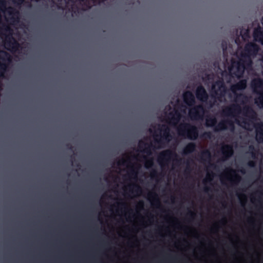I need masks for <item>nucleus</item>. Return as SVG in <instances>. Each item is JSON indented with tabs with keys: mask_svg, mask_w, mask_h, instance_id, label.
<instances>
[{
	"mask_svg": "<svg viewBox=\"0 0 263 263\" xmlns=\"http://www.w3.org/2000/svg\"><path fill=\"white\" fill-rule=\"evenodd\" d=\"M221 47L223 53L226 52L228 48V42L225 40H223L221 43Z\"/></svg>",
	"mask_w": 263,
	"mask_h": 263,
	"instance_id": "nucleus-28",
	"label": "nucleus"
},
{
	"mask_svg": "<svg viewBox=\"0 0 263 263\" xmlns=\"http://www.w3.org/2000/svg\"><path fill=\"white\" fill-rule=\"evenodd\" d=\"M245 34H246V35H248V30H246Z\"/></svg>",
	"mask_w": 263,
	"mask_h": 263,
	"instance_id": "nucleus-50",
	"label": "nucleus"
},
{
	"mask_svg": "<svg viewBox=\"0 0 263 263\" xmlns=\"http://www.w3.org/2000/svg\"><path fill=\"white\" fill-rule=\"evenodd\" d=\"M148 197L149 199L152 198L153 199L152 205H156L158 208L161 206L160 200L157 193L150 192L148 194Z\"/></svg>",
	"mask_w": 263,
	"mask_h": 263,
	"instance_id": "nucleus-19",
	"label": "nucleus"
},
{
	"mask_svg": "<svg viewBox=\"0 0 263 263\" xmlns=\"http://www.w3.org/2000/svg\"><path fill=\"white\" fill-rule=\"evenodd\" d=\"M160 175L161 174H159L157 170L155 169L153 170L151 173V178L153 179H155L156 180L158 179V178Z\"/></svg>",
	"mask_w": 263,
	"mask_h": 263,
	"instance_id": "nucleus-27",
	"label": "nucleus"
},
{
	"mask_svg": "<svg viewBox=\"0 0 263 263\" xmlns=\"http://www.w3.org/2000/svg\"><path fill=\"white\" fill-rule=\"evenodd\" d=\"M261 195H263V193L262 192H261L260 193Z\"/></svg>",
	"mask_w": 263,
	"mask_h": 263,
	"instance_id": "nucleus-53",
	"label": "nucleus"
},
{
	"mask_svg": "<svg viewBox=\"0 0 263 263\" xmlns=\"http://www.w3.org/2000/svg\"><path fill=\"white\" fill-rule=\"evenodd\" d=\"M1 53L3 55H0V59L2 60L3 62H0V76L4 77V74L7 71L8 68V63H10L11 62V57L10 54L6 51H2Z\"/></svg>",
	"mask_w": 263,
	"mask_h": 263,
	"instance_id": "nucleus-8",
	"label": "nucleus"
},
{
	"mask_svg": "<svg viewBox=\"0 0 263 263\" xmlns=\"http://www.w3.org/2000/svg\"><path fill=\"white\" fill-rule=\"evenodd\" d=\"M181 117V114L178 110H175L174 112H171L169 113L168 118L170 123L175 125L178 123Z\"/></svg>",
	"mask_w": 263,
	"mask_h": 263,
	"instance_id": "nucleus-16",
	"label": "nucleus"
},
{
	"mask_svg": "<svg viewBox=\"0 0 263 263\" xmlns=\"http://www.w3.org/2000/svg\"><path fill=\"white\" fill-rule=\"evenodd\" d=\"M5 30L6 31H11L10 28L9 26H6V28H5Z\"/></svg>",
	"mask_w": 263,
	"mask_h": 263,
	"instance_id": "nucleus-44",
	"label": "nucleus"
},
{
	"mask_svg": "<svg viewBox=\"0 0 263 263\" xmlns=\"http://www.w3.org/2000/svg\"><path fill=\"white\" fill-rule=\"evenodd\" d=\"M251 87L254 93L257 95L254 102L259 108H263V79L256 78L251 81Z\"/></svg>",
	"mask_w": 263,
	"mask_h": 263,
	"instance_id": "nucleus-3",
	"label": "nucleus"
},
{
	"mask_svg": "<svg viewBox=\"0 0 263 263\" xmlns=\"http://www.w3.org/2000/svg\"><path fill=\"white\" fill-rule=\"evenodd\" d=\"M187 215L189 216L191 218H193L195 216V213L191 210H189Z\"/></svg>",
	"mask_w": 263,
	"mask_h": 263,
	"instance_id": "nucleus-37",
	"label": "nucleus"
},
{
	"mask_svg": "<svg viewBox=\"0 0 263 263\" xmlns=\"http://www.w3.org/2000/svg\"><path fill=\"white\" fill-rule=\"evenodd\" d=\"M231 171L232 172L234 173L233 178V179L231 180V181L235 183L239 182L241 179V177L239 175L236 174L234 170H231Z\"/></svg>",
	"mask_w": 263,
	"mask_h": 263,
	"instance_id": "nucleus-26",
	"label": "nucleus"
},
{
	"mask_svg": "<svg viewBox=\"0 0 263 263\" xmlns=\"http://www.w3.org/2000/svg\"><path fill=\"white\" fill-rule=\"evenodd\" d=\"M177 131L179 136L191 140H196L199 136L197 127L189 123L181 124Z\"/></svg>",
	"mask_w": 263,
	"mask_h": 263,
	"instance_id": "nucleus-2",
	"label": "nucleus"
},
{
	"mask_svg": "<svg viewBox=\"0 0 263 263\" xmlns=\"http://www.w3.org/2000/svg\"><path fill=\"white\" fill-rule=\"evenodd\" d=\"M173 153L170 149H166L160 153L158 161L162 167L164 164H167L170 162Z\"/></svg>",
	"mask_w": 263,
	"mask_h": 263,
	"instance_id": "nucleus-12",
	"label": "nucleus"
},
{
	"mask_svg": "<svg viewBox=\"0 0 263 263\" xmlns=\"http://www.w3.org/2000/svg\"><path fill=\"white\" fill-rule=\"evenodd\" d=\"M243 110L244 115H246V116H248L250 115H255V111L250 107L246 106L243 108Z\"/></svg>",
	"mask_w": 263,
	"mask_h": 263,
	"instance_id": "nucleus-24",
	"label": "nucleus"
},
{
	"mask_svg": "<svg viewBox=\"0 0 263 263\" xmlns=\"http://www.w3.org/2000/svg\"><path fill=\"white\" fill-rule=\"evenodd\" d=\"M183 98L185 103L189 106H192L195 103V98L190 91H186L183 94Z\"/></svg>",
	"mask_w": 263,
	"mask_h": 263,
	"instance_id": "nucleus-13",
	"label": "nucleus"
},
{
	"mask_svg": "<svg viewBox=\"0 0 263 263\" xmlns=\"http://www.w3.org/2000/svg\"><path fill=\"white\" fill-rule=\"evenodd\" d=\"M259 49V46L253 42H249L245 45L243 51L241 54V57L244 58L245 61L241 59L240 61H242V63L240 62L237 63V69L238 71L240 69V67L242 66L241 74L243 73L245 68L244 63H246L248 65H251L252 63L251 58L255 57Z\"/></svg>",
	"mask_w": 263,
	"mask_h": 263,
	"instance_id": "nucleus-1",
	"label": "nucleus"
},
{
	"mask_svg": "<svg viewBox=\"0 0 263 263\" xmlns=\"http://www.w3.org/2000/svg\"><path fill=\"white\" fill-rule=\"evenodd\" d=\"M242 123H243L245 125H247V126L250 125L249 122L246 119H244L242 121Z\"/></svg>",
	"mask_w": 263,
	"mask_h": 263,
	"instance_id": "nucleus-38",
	"label": "nucleus"
},
{
	"mask_svg": "<svg viewBox=\"0 0 263 263\" xmlns=\"http://www.w3.org/2000/svg\"><path fill=\"white\" fill-rule=\"evenodd\" d=\"M217 123V120L215 117H211L206 119V126L208 127H214Z\"/></svg>",
	"mask_w": 263,
	"mask_h": 263,
	"instance_id": "nucleus-23",
	"label": "nucleus"
},
{
	"mask_svg": "<svg viewBox=\"0 0 263 263\" xmlns=\"http://www.w3.org/2000/svg\"><path fill=\"white\" fill-rule=\"evenodd\" d=\"M147 145V146H146L145 148L143 149V152L144 153H146L147 155H151V146L152 145L147 144L146 143H144V142L142 141H139V147L140 148H142L143 146H146Z\"/></svg>",
	"mask_w": 263,
	"mask_h": 263,
	"instance_id": "nucleus-22",
	"label": "nucleus"
},
{
	"mask_svg": "<svg viewBox=\"0 0 263 263\" xmlns=\"http://www.w3.org/2000/svg\"><path fill=\"white\" fill-rule=\"evenodd\" d=\"M3 9H6V2L5 0H0V10H3Z\"/></svg>",
	"mask_w": 263,
	"mask_h": 263,
	"instance_id": "nucleus-33",
	"label": "nucleus"
},
{
	"mask_svg": "<svg viewBox=\"0 0 263 263\" xmlns=\"http://www.w3.org/2000/svg\"><path fill=\"white\" fill-rule=\"evenodd\" d=\"M204 158H205L209 160L210 161L211 158V155L209 150H205L202 152L201 154V158L203 160H205Z\"/></svg>",
	"mask_w": 263,
	"mask_h": 263,
	"instance_id": "nucleus-25",
	"label": "nucleus"
},
{
	"mask_svg": "<svg viewBox=\"0 0 263 263\" xmlns=\"http://www.w3.org/2000/svg\"><path fill=\"white\" fill-rule=\"evenodd\" d=\"M240 172H241V173H242V174H245V170H244V169H241V170H240Z\"/></svg>",
	"mask_w": 263,
	"mask_h": 263,
	"instance_id": "nucleus-48",
	"label": "nucleus"
},
{
	"mask_svg": "<svg viewBox=\"0 0 263 263\" xmlns=\"http://www.w3.org/2000/svg\"><path fill=\"white\" fill-rule=\"evenodd\" d=\"M20 47L19 43L11 35L8 37V40H7L5 43L6 49L12 53L16 52Z\"/></svg>",
	"mask_w": 263,
	"mask_h": 263,
	"instance_id": "nucleus-10",
	"label": "nucleus"
},
{
	"mask_svg": "<svg viewBox=\"0 0 263 263\" xmlns=\"http://www.w3.org/2000/svg\"><path fill=\"white\" fill-rule=\"evenodd\" d=\"M66 147L69 150H71L72 151V149H73L72 146L71 145H70V144H67L66 145Z\"/></svg>",
	"mask_w": 263,
	"mask_h": 263,
	"instance_id": "nucleus-39",
	"label": "nucleus"
},
{
	"mask_svg": "<svg viewBox=\"0 0 263 263\" xmlns=\"http://www.w3.org/2000/svg\"><path fill=\"white\" fill-rule=\"evenodd\" d=\"M158 129L160 132H162L163 134L160 139L158 140L155 138V141L159 144H162L164 141L170 142L172 138V135L170 134V128L164 124H158Z\"/></svg>",
	"mask_w": 263,
	"mask_h": 263,
	"instance_id": "nucleus-7",
	"label": "nucleus"
},
{
	"mask_svg": "<svg viewBox=\"0 0 263 263\" xmlns=\"http://www.w3.org/2000/svg\"><path fill=\"white\" fill-rule=\"evenodd\" d=\"M249 151H251L252 157L253 158H256L255 153L254 152L255 148L253 145L249 146Z\"/></svg>",
	"mask_w": 263,
	"mask_h": 263,
	"instance_id": "nucleus-31",
	"label": "nucleus"
},
{
	"mask_svg": "<svg viewBox=\"0 0 263 263\" xmlns=\"http://www.w3.org/2000/svg\"><path fill=\"white\" fill-rule=\"evenodd\" d=\"M153 165H154V162L152 159L146 161L145 164V166L147 168H149V167H152Z\"/></svg>",
	"mask_w": 263,
	"mask_h": 263,
	"instance_id": "nucleus-29",
	"label": "nucleus"
},
{
	"mask_svg": "<svg viewBox=\"0 0 263 263\" xmlns=\"http://www.w3.org/2000/svg\"><path fill=\"white\" fill-rule=\"evenodd\" d=\"M138 205L140 206V208H143L144 205V202L143 201H139Z\"/></svg>",
	"mask_w": 263,
	"mask_h": 263,
	"instance_id": "nucleus-40",
	"label": "nucleus"
},
{
	"mask_svg": "<svg viewBox=\"0 0 263 263\" xmlns=\"http://www.w3.org/2000/svg\"><path fill=\"white\" fill-rule=\"evenodd\" d=\"M210 167H213V168H215V167H216V165H215V164H214V163H210Z\"/></svg>",
	"mask_w": 263,
	"mask_h": 263,
	"instance_id": "nucleus-43",
	"label": "nucleus"
},
{
	"mask_svg": "<svg viewBox=\"0 0 263 263\" xmlns=\"http://www.w3.org/2000/svg\"><path fill=\"white\" fill-rule=\"evenodd\" d=\"M7 10L8 14L12 16L11 20L14 21L15 20L14 17L17 16L19 14L18 11L12 7H8Z\"/></svg>",
	"mask_w": 263,
	"mask_h": 263,
	"instance_id": "nucleus-21",
	"label": "nucleus"
},
{
	"mask_svg": "<svg viewBox=\"0 0 263 263\" xmlns=\"http://www.w3.org/2000/svg\"><path fill=\"white\" fill-rule=\"evenodd\" d=\"M247 87V80L243 79L239 80L237 83L233 84L231 87V90L236 95V101H239L246 98V96L242 93L237 94V90H242L246 89Z\"/></svg>",
	"mask_w": 263,
	"mask_h": 263,
	"instance_id": "nucleus-6",
	"label": "nucleus"
},
{
	"mask_svg": "<svg viewBox=\"0 0 263 263\" xmlns=\"http://www.w3.org/2000/svg\"><path fill=\"white\" fill-rule=\"evenodd\" d=\"M149 132H150L151 133H152V130L151 129H149Z\"/></svg>",
	"mask_w": 263,
	"mask_h": 263,
	"instance_id": "nucleus-52",
	"label": "nucleus"
},
{
	"mask_svg": "<svg viewBox=\"0 0 263 263\" xmlns=\"http://www.w3.org/2000/svg\"><path fill=\"white\" fill-rule=\"evenodd\" d=\"M205 109L202 104L194 106L189 111V116L192 120L202 119Z\"/></svg>",
	"mask_w": 263,
	"mask_h": 263,
	"instance_id": "nucleus-5",
	"label": "nucleus"
},
{
	"mask_svg": "<svg viewBox=\"0 0 263 263\" xmlns=\"http://www.w3.org/2000/svg\"><path fill=\"white\" fill-rule=\"evenodd\" d=\"M228 127L231 131L233 132L235 129L234 123L231 120L227 119L219 122L215 126L214 130L215 132H219L227 129Z\"/></svg>",
	"mask_w": 263,
	"mask_h": 263,
	"instance_id": "nucleus-9",
	"label": "nucleus"
},
{
	"mask_svg": "<svg viewBox=\"0 0 263 263\" xmlns=\"http://www.w3.org/2000/svg\"><path fill=\"white\" fill-rule=\"evenodd\" d=\"M127 162V161L124 159H121V160L119 161L118 162H117V164L118 165H125L126 164Z\"/></svg>",
	"mask_w": 263,
	"mask_h": 263,
	"instance_id": "nucleus-32",
	"label": "nucleus"
},
{
	"mask_svg": "<svg viewBox=\"0 0 263 263\" xmlns=\"http://www.w3.org/2000/svg\"><path fill=\"white\" fill-rule=\"evenodd\" d=\"M210 177V175L208 174V179H209L210 181H211L212 180V178Z\"/></svg>",
	"mask_w": 263,
	"mask_h": 263,
	"instance_id": "nucleus-46",
	"label": "nucleus"
},
{
	"mask_svg": "<svg viewBox=\"0 0 263 263\" xmlns=\"http://www.w3.org/2000/svg\"><path fill=\"white\" fill-rule=\"evenodd\" d=\"M195 95L196 98L199 101L203 103L208 102L209 95L202 85H200L197 86L195 91Z\"/></svg>",
	"mask_w": 263,
	"mask_h": 263,
	"instance_id": "nucleus-11",
	"label": "nucleus"
},
{
	"mask_svg": "<svg viewBox=\"0 0 263 263\" xmlns=\"http://www.w3.org/2000/svg\"><path fill=\"white\" fill-rule=\"evenodd\" d=\"M256 140L258 143L263 142V123H260L256 127Z\"/></svg>",
	"mask_w": 263,
	"mask_h": 263,
	"instance_id": "nucleus-18",
	"label": "nucleus"
},
{
	"mask_svg": "<svg viewBox=\"0 0 263 263\" xmlns=\"http://www.w3.org/2000/svg\"><path fill=\"white\" fill-rule=\"evenodd\" d=\"M227 87L223 81L217 80L212 85L211 96L212 98L221 101L227 92Z\"/></svg>",
	"mask_w": 263,
	"mask_h": 263,
	"instance_id": "nucleus-4",
	"label": "nucleus"
},
{
	"mask_svg": "<svg viewBox=\"0 0 263 263\" xmlns=\"http://www.w3.org/2000/svg\"><path fill=\"white\" fill-rule=\"evenodd\" d=\"M247 165L249 166V167H254L255 166V165H256V163L255 161H252V160H250L249 161L248 163H247Z\"/></svg>",
	"mask_w": 263,
	"mask_h": 263,
	"instance_id": "nucleus-35",
	"label": "nucleus"
},
{
	"mask_svg": "<svg viewBox=\"0 0 263 263\" xmlns=\"http://www.w3.org/2000/svg\"><path fill=\"white\" fill-rule=\"evenodd\" d=\"M159 135H156H156H155V137H159Z\"/></svg>",
	"mask_w": 263,
	"mask_h": 263,
	"instance_id": "nucleus-51",
	"label": "nucleus"
},
{
	"mask_svg": "<svg viewBox=\"0 0 263 263\" xmlns=\"http://www.w3.org/2000/svg\"><path fill=\"white\" fill-rule=\"evenodd\" d=\"M210 190V188L208 187H205L204 189V191L206 192H208Z\"/></svg>",
	"mask_w": 263,
	"mask_h": 263,
	"instance_id": "nucleus-45",
	"label": "nucleus"
},
{
	"mask_svg": "<svg viewBox=\"0 0 263 263\" xmlns=\"http://www.w3.org/2000/svg\"><path fill=\"white\" fill-rule=\"evenodd\" d=\"M128 175H132L134 176L135 178L137 177V172L134 169V165H132L131 170L129 173L128 174Z\"/></svg>",
	"mask_w": 263,
	"mask_h": 263,
	"instance_id": "nucleus-30",
	"label": "nucleus"
},
{
	"mask_svg": "<svg viewBox=\"0 0 263 263\" xmlns=\"http://www.w3.org/2000/svg\"><path fill=\"white\" fill-rule=\"evenodd\" d=\"M205 77H206L208 79H209V74H205Z\"/></svg>",
	"mask_w": 263,
	"mask_h": 263,
	"instance_id": "nucleus-49",
	"label": "nucleus"
},
{
	"mask_svg": "<svg viewBox=\"0 0 263 263\" xmlns=\"http://www.w3.org/2000/svg\"><path fill=\"white\" fill-rule=\"evenodd\" d=\"M240 111V106L238 104H233L230 107L226 108L223 112L226 116H232L233 113L239 112Z\"/></svg>",
	"mask_w": 263,
	"mask_h": 263,
	"instance_id": "nucleus-17",
	"label": "nucleus"
},
{
	"mask_svg": "<svg viewBox=\"0 0 263 263\" xmlns=\"http://www.w3.org/2000/svg\"><path fill=\"white\" fill-rule=\"evenodd\" d=\"M221 152L223 160H227L230 158L233 154L234 151L233 146L229 144L224 145L221 148Z\"/></svg>",
	"mask_w": 263,
	"mask_h": 263,
	"instance_id": "nucleus-14",
	"label": "nucleus"
},
{
	"mask_svg": "<svg viewBox=\"0 0 263 263\" xmlns=\"http://www.w3.org/2000/svg\"><path fill=\"white\" fill-rule=\"evenodd\" d=\"M196 148V145L194 142H190L184 147L183 150V154H191L195 151Z\"/></svg>",
	"mask_w": 263,
	"mask_h": 263,
	"instance_id": "nucleus-20",
	"label": "nucleus"
},
{
	"mask_svg": "<svg viewBox=\"0 0 263 263\" xmlns=\"http://www.w3.org/2000/svg\"><path fill=\"white\" fill-rule=\"evenodd\" d=\"M24 0H16L15 2H17L18 4H21L23 2Z\"/></svg>",
	"mask_w": 263,
	"mask_h": 263,
	"instance_id": "nucleus-42",
	"label": "nucleus"
},
{
	"mask_svg": "<svg viewBox=\"0 0 263 263\" xmlns=\"http://www.w3.org/2000/svg\"><path fill=\"white\" fill-rule=\"evenodd\" d=\"M133 186L136 188L134 191L135 192H136V193L141 192L142 190L139 185L137 184H134Z\"/></svg>",
	"mask_w": 263,
	"mask_h": 263,
	"instance_id": "nucleus-34",
	"label": "nucleus"
},
{
	"mask_svg": "<svg viewBox=\"0 0 263 263\" xmlns=\"http://www.w3.org/2000/svg\"><path fill=\"white\" fill-rule=\"evenodd\" d=\"M211 133L210 132H205L203 134V137L207 138H211Z\"/></svg>",
	"mask_w": 263,
	"mask_h": 263,
	"instance_id": "nucleus-36",
	"label": "nucleus"
},
{
	"mask_svg": "<svg viewBox=\"0 0 263 263\" xmlns=\"http://www.w3.org/2000/svg\"><path fill=\"white\" fill-rule=\"evenodd\" d=\"M209 104H210V106H212L214 104V103H212L211 101H209Z\"/></svg>",
	"mask_w": 263,
	"mask_h": 263,
	"instance_id": "nucleus-47",
	"label": "nucleus"
},
{
	"mask_svg": "<svg viewBox=\"0 0 263 263\" xmlns=\"http://www.w3.org/2000/svg\"><path fill=\"white\" fill-rule=\"evenodd\" d=\"M118 205H121V206H124L125 207L126 206V204L124 202H119V203H118Z\"/></svg>",
	"mask_w": 263,
	"mask_h": 263,
	"instance_id": "nucleus-41",
	"label": "nucleus"
},
{
	"mask_svg": "<svg viewBox=\"0 0 263 263\" xmlns=\"http://www.w3.org/2000/svg\"><path fill=\"white\" fill-rule=\"evenodd\" d=\"M253 35L254 40L263 45V29L258 27L254 30Z\"/></svg>",
	"mask_w": 263,
	"mask_h": 263,
	"instance_id": "nucleus-15",
	"label": "nucleus"
}]
</instances>
